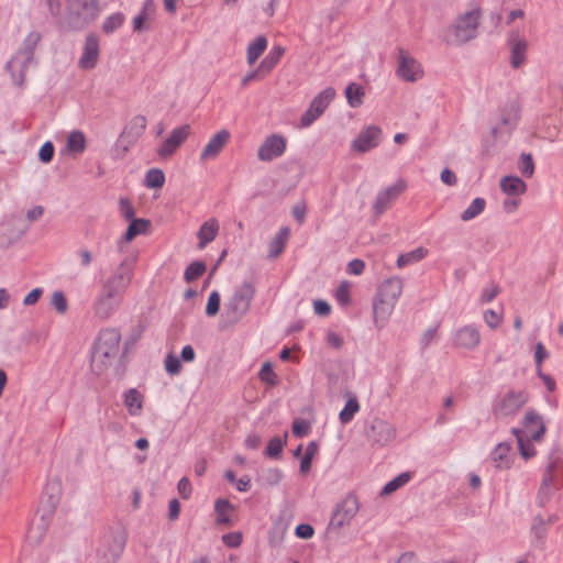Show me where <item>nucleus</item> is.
Listing matches in <instances>:
<instances>
[{
  "mask_svg": "<svg viewBox=\"0 0 563 563\" xmlns=\"http://www.w3.org/2000/svg\"><path fill=\"white\" fill-rule=\"evenodd\" d=\"M41 38L38 32H30L24 38L22 47L7 63L5 68L10 73L14 86H23L25 73L33 60L35 47Z\"/></svg>",
  "mask_w": 563,
  "mask_h": 563,
  "instance_id": "obj_1",
  "label": "nucleus"
},
{
  "mask_svg": "<svg viewBox=\"0 0 563 563\" xmlns=\"http://www.w3.org/2000/svg\"><path fill=\"white\" fill-rule=\"evenodd\" d=\"M256 288L252 282H243L234 289V292L224 305L223 317L234 324L250 311L255 297Z\"/></svg>",
  "mask_w": 563,
  "mask_h": 563,
  "instance_id": "obj_2",
  "label": "nucleus"
},
{
  "mask_svg": "<svg viewBox=\"0 0 563 563\" xmlns=\"http://www.w3.org/2000/svg\"><path fill=\"white\" fill-rule=\"evenodd\" d=\"M482 11L474 9L456 18L455 23L445 31V41L451 44H465L477 35Z\"/></svg>",
  "mask_w": 563,
  "mask_h": 563,
  "instance_id": "obj_3",
  "label": "nucleus"
},
{
  "mask_svg": "<svg viewBox=\"0 0 563 563\" xmlns=\"http://www.w3.org/2000/svg\"><path fill=\"white\" fill-rule=\"evenodd\" d=\"M121 333L117 328L102 329L92 347V362L99 361L102 365L110 364L120 349Z\"/></svg>",
  "mask_w": 563,
  "mask_h": 563,
  "instance_id": "obj_4",
  "label": "nucleus"
},
{
  "mask_svg": "<svg viewBox=\"0 0 563 563\" xmlns=\"http://www.w3.org/2000/svg\"><path fill=\"white\" fill-rule=\"evenodd\" d=\"M100 13L98 0H73L69 5L68 23L74 30H84Z\"/></svg>",
  "mask_w": 563,
  "mask_h": 563,
  "instance_id": "obj_5",
  "label": "nucleus"
},
{
  "mask_svg": "<svg viewBox=\"0 0 563 563\" xmlns=\"http://www.w3.org/2000/svg\"><path fill=\"white\" fill-rule=\"evenodd\" d=\"M132 278V262L129 258H124L115 271L101 284V290L123 299Z\"/></svg>",
  "mask_w": 563,
  "mask_h": 563,
  "instance_id": "obj_6",
  "label": "nucleus"
},
{
  "mask_svg": "<svg viewBox=\"0 0 563 563\" xmlns=\"http://www.w3.org/2000/svg\"><path fill=\"white\" fill-rule=\"evenodd\" d=\"M529 395L526 390L509 389L498 396L493 404V412L497 417H514L528 402Z\"/></svg>",
  "mask_w": 563,
  "mask_h": 563,
  "instance_id": "obj_7",
  "label": "nucleus"
},
{
  "mask_svg": "<svg viewBox=\"0 0 563 563\" xmlns=\"http://www.w3.org/2000/svg\"><path fill=\"white\" fill-rule=\"evenodd\" d=\"M563 467L562 453L559 444H554L548 456V465L544 470L541 487L559 490L561 487V472Z\"/></svg>",
  "mask_w": 563,
  "mask_h": 563,
  "instance_id": "obj_8",
  "label": "nucleus"
},
{
  "mask_svg": "<svg viewBox=\"0 0 563 563\" xmlns=\"http://www.w3.org/2000/svg\"><path fill=\"white\" fill-rule=\"evenodd\" d=\"M383 141V131L376 124L365 125L350 144V151L357 154H365Z\"/></svg>",
  "mask_w": 563,
  "mask_h": 563,
  "instance_id": "obj_9",
  "label": "nucleus"
},
{
  "mask_svg": "<svg viewBox=\"0 0 563 563\" xmlns=\"http://www.w3.org/2000/svg\"><path fill=\"white\" fill-rule=\"evenodd\" d=\"M288 141L279 133L267 135L257 150V158L260 162L269 163L282 157L287 150Z\"/></svg>",
  "mask_w": 563,
  "mask_h": 563,
  "instance_id": "obj_10",
  "label": "nucleus"
},
{
  "mask_svg": "<svg viewBox=\"0 0 563 563\" xmlns=\"http://www.w3.org/2000/svg\"><path fill=\"white\" fill-rule=\"evenodd\" d=\"M360 509L358 499L354 494H349L339 503L332 514L330 525L333 528H343L349 525Z\"/></svg>",
  "mask_w": 563,
  "mask_h": 563,
  "instance_id": "obj_11",
  "label": "nucleus"
},
{
  "mask_svg": "<svg viewBox=\"0 0 563 563\" xmlns=\"http://www.w3.org/2000/svg\"><path fill=\"white\" fill-rule=\"evenodd\" d=\"M125 548L123 534H112L106 538L97 550L99 563H117Z\"/></svg>",
  "mask_w": 563,
  "mask_h": 563,
  "instance_id": "obj_12",
  "label": "nucleus"
},
{
  "mask_svg": "<svg viewBox=\"0 0 563 563\" xmlns=\"http://www.w3.org/2000/svg\"><path fill=\"white\" fill-rule=\"evenodd\" d=\"M396 73L399 78L409 82L417 81L423 76L421 64L404 48L398 49V66Z\"/></svg>",
  "mask_w": 563,
  "mask_h": 563,
  "instance_id": "obj_13",
  "label": "nucleus"
},
{
  "mask_svg": "<svg viewBox=\"0 0 563 563\" xmlns=\"http://www.w3.org/2000/svg\"><path fill=\"white\" fill-rule=\"evenodd\" d=\"M190 134V125L183 124L172 130L169 135L156 150L157 155L161 158L170 157L187 140Z\"/></svg>",
  "mask_w": 563,
  "mask_h": 563,
  "instance_id": "obj_14",
  "label": "nucleus"
},
{
  "mask_svg": "<svg viewBox=\"0 0 563 563\" xmlns=\"http://www.w3.org/2000/svg\"><path fill=\"white\" fill-rule=\"evenodd\" d=\"M407 188L405 179H398L395 184L378 191L373 203V210L376 216L383 214L388 206L396 200Z\"/></svg>",
  "mask_w": 563,
  "mask_h": 563,
  "instance_id": "obj_15",
  "label": "nucleus"
},
{
  "mask_svg": "<svg viewBox=\"0 0 563 563\" xmlns=\"http://www.w3.org/2000/svg\"><path fill=\"white\" fill-rule=\"evenodd\" d=\"M122 300V298L100 289L93 301L95 316L101 320L109 319L119 309Z\"/></svg>",
  "mask_w": 563,
  "mask_h": 563,
  "instance_id": "obj_16",
  "label": "nucleus"
},
{
  "mask_svg": "<svg viewBox=\"0 0 563 563\" xmlns=\"http://www.w3.org/2000/svg\"><path fill=\"white\" fill-rule=\"evenodd\" d=\"M481 343L478 327L474 323L463 325L453 334V345L459 349L472 351Z\"/></svg>",
  "mask_w": 563,
  "mask_h": 563,
  "instance_id": "obj_17",
  "label": "nucleus"
},
{
  "mask_svg": "<svg viewBox=\"0 0 563 563\" xmlns=\"http://www.w3.org/2000/svg\"><path fill=\"white\" fill-rule=\"evenodd\" d=\"M367 438L373 444L384 446L396 438V429L386 420L375 419L367 432Z\"/></svg>",
  "mask_w": 563,
  "mask_h": 563,
  "instance_id": "obj_18",
  "label": "nucleus"
},
{
  "mask_svg": "<svg viewBox=\"0 0 563 563\" xmlns=\"http://www.w3.org/2000/svg\"><path fill=\"white\" fill-rule=\"evenodd\" d=\"M522 427L521 432L533 441H540L547 431L542 417L533 409L525 413Z\"/></svg>",
  "mask_w": 563,
  "mask_h": 563,
  "instance_id": "obj_19",
  "label": "nucleus"
},
{
  "mask_svg": "<svg viewBox=\"0 0 563 563\" xmlns=\"http://www.w3.org/2000/svg\"><path fill=\"white\" fill-rule=\"evenodd\" d=\"M510 48V65L512 68H520L527 59L528 42L520 37L518 32H510L507 38Z\"/></svg>",
  "mask_w": 563,
  "mask_h": 563,
  "instance_id": "obj_20",
  "label": "nucleus"
},
{
  "mask_svg": "<svg viewBox=\"0 0 563 563\" xmlns=\"http://www.w3.org/2000/svg\"><path fill=\"white\" fill-rule=\"evenodd\" d=\"M520 119L519 108H503L499 113V123L492 128L494 137L506 133L510 134L516 128Z\"/></svg>",
  "mask_w": 563,
  "mask_h": 563,
  "instance_id": "obj_21",
  "label": "nucleus"
},
{
  "mask_svg": "<svg viewBox=\"0 0 563 563\" xmlns=\"http://www.w3.org/2000/svg\"><path fill=\"white\" fill-rule=\"evenodd\" d=\"M99 37L97 34L91 33L86 36L84 51L79 58V67L82 69H92L96 67L99 58Z\"/></svg>",
  "mask_w": 563,
  "mask_h": 563,
  "instance_id": "obj_22",
  "label": "nucleus"
},
{
  "mask_svg": "<svg viewBox=\"0 0 563 563\" xmlns=\"http://www.w3.org/2000/svg\"><path fill=\"white\" fill-rule=\"evenodd\" d=\"M231 134L222 129L211 136L200 154V161L214 159L230 141Z\"/></svg>",
  "mask_w": 563,
  "mask_h": 563,
  "instance_id": "obj_23",
  "label": "nucleus"
},
{
  "mask_svg": "<svg viewBox=\"0 0 563 563\" xmlns=\"http://www.w3.org/2000/svg\"><path fill=\"white\" fill-rule=\"evenodd\" d=\"M396 303L384 299L377 295L373 298V321L377 330H382L387 324Z\"/></svg>",
  "mask_w": 563,
  "mask_h": 563,
  "instance_id": "obj_24",
  "label": "nucleus"
},
{
  "mask_svg": "<svg viewBox=\"0 0 563 563\" xmlns=\"http://www.w3.org/2000/svg\"><path fill=\"white\" fill-rule=\"evenodd\" d=\"M402 292V280L398 277L386 279L378 288L376 295L393 302H397Z\"/></svg>",
  "mask_w": 563,
  "mask_h": 563,
  "instance_id": "obj_25",
  "label": "nucleus"
},
{
  "mask_svg": "<svg viewBox=\"0 0 563 563\" xmlns=\"http://www.w3.org/2000/svg\"><path fill=\"white\" fill-rule=\"evenodd\" d=\"M219 223L214 218H211L203 222L197 232L198 249L203 250L209 243H211L218 235Z\"/></svg>",
  "mask_w": 563,
  "mask_h": 563,
  "instance_id": "obj_26",
  "label": "nucleus"
},
{
  "mask_svg": "<svg viewBox=\"0 0 563 563\" xmlns=\"http://www.w3.org/2000/svg\"><path fill=\"white\" fill-rule=\"evenodd\" d=\"M289 236L290 229L282 227L268 244L267 257L271 260L277 258L284 252Z\"/></svg>",
  "mask_w": 563,
  "mask_h": 563,
  "instance_id": "obj_27",
  "label": "nucleus"
},
{
  "mask_svg": "<svg viewBox=\"0 0 563 563\" xmlns=\"http://www.w3.org/2000/svg\"><path fill=\"white\" fill-rule=\"evenodd\" d=\"M136 141L125 133L121 132L113 146L110 150L111 157L114 161L123 159L130 150L135 145Z\"/></svg>",
  "mask_w": 563,
  "mask_h": 563,
  "instance_id": "obj_28",
  "label": "nucleus"
},
{
  "mask_svg": "<svg viewBox=\"0 0 563 563\" xmlns=\"http://www.w3.org/2000/svg\"><path fill=\"white\" fill-rule=\"evenodd\" d=\"M123 404L131 416H139L143 408V395L136 388H130L123 394Z\"/></svg>",
  "mask_w": 563,
  "mask_h": 563,
  "instance_id": "obj_29",
  "label": "nucleus"
},
{
  "mask_svg": "<svg viewBox=\"0 0 563 563\" xmlns=\"http://www.w3.org/2000/svg\"><path fill=\"white\" fill-rule=\"evenodd\" d=\"M500 189L511 196H519L526 192L527 184L518 176H505L500 180Z\"/></svg>",
  "mask_w": 563,
  "mask_h": 563,
  "instance_id": "obj_30",
  "label": "nucleus"
},
{
  "mask_svg": "<svg viewBox=\"0 0 563 563\" xmlns=\"http://www.w3.org/2000/svg\"><path fill=\"white\" fill-rule=\"evenodd\" d=\"M147 120L144 115H135L133 117L123 128L122 132L129 135L131 139L136 142L144 134L146 130Z\"/></svg>",
  "mask_w": 563,
  "mask_h": 563,
  "instance_id": "obj_31",
  "label": "nucleus"
},
{
  "mask_svg": "<svg viewBox=\"0 0 563 563\" xmlns=\"http://www.w3.org/2000/svg\"><path fill=\"white\" fill-rule=\"evenodd\" d=\"M511 445L508 442L498 443L490 453L492 460L496 463L497 467L509 468Z\"/></svg>",
  "mask_w": 563,
  "mask_h": 563,
  "instance_id": "obj_32",
  "label": "nucleus"
},
{
  "mask_svg": "<svg viewBox=\"0 0 563 563\" xmlns=\"http://www.w3.org/2000/svg\"><path fill=\"white\" fill-rule=\"evenodd\" d=\"M360 409L361 406L357 397L353 394H350L343 409L339 412L340 423L343 426L349 424L354 419Z\"/></svg>",
  "mask_w": 563,
  "mask_h": 563,
  "instance_id": "obj_33",
  "label": "nucleus"
},
{
  "mask_svg": "<svg viewBox=\"0 0 563 563\" xmlns=\"http://www.w3.org/2000/svg\"><path fill=\"white\" fill-rule=\"evenodd\" d=\"M234 510V506L224 498H219L214 503V512L217 515L216 522L217 525L231 526L232 521L229 517V512Z\"/></svg>",
  "mask_w": 563,
  "mask_h": 563,
  "instance_id": "obj_34",
  "label": "nucleus"
},
{
  "mask_svg": "<svg viewBox=\"0 0 563 563\" xmlns=\"http://www.w3.org/2000/svg\"><path fill=\"white\" fill-rule=\"evenodd\" d=\"M512 433L517 438L518 448L521 456L526 460L533 457L537 454V451L532 444V439L521 432L518 428H512Z\"/></svg>",
  "mask_w": 563,
  "mask_h": 563,
  "instance_id": "obj_35",
  "label": "nucleus"
},
{
  "mask_svg": "<svg viewBox=\"0 0 563 563\" xmlns=\"http://www.w3.org/2000/svg\"><path fill=\"white\" fill-rule=\"evenodd\" d=\"M129 227L123 235V239L126 242L132 241L137 235L143 234L147 231L148 227L151 225V221L146 219L141 218H133L129 220Z\"/></svg>",
  "mask_w": 563,
  "mask_h": 563,
  "instance_id": "obj_36",
  "label": "nucleus"
},
{
  "mask_svg": "<svg viewBox=\"0 0 563 563\" xmlns=\"http://www.w3.org/2000/svg\"><path fill=\"white\" fill-rule=\"evenodd\" d=\"M267 38L264 35H258L254 41H252L247 46L246 59L250 65H253L258 57L265 52L267 48Z\"/></svg>",
  "mask_w": 563,
  "mask_h": 563,
  "instance_id": "obj_37",
  "label": "nucleus"
},
{
  "mask_svg": "<svg viewBox=\"0 0 563 563\" xmlns=\"http://www.w3.org/2000/svg\"><path fill=\"white\" fill-rule=\"evenodd\" d=\"M285 54V47L280 45H275L272 47L269 53L262 59L260 65L262 66V69L269 74L280 62L283 55Z\"/></svg>",
  "mask_w": 563,
  "mask_h": 563,
  "instance_id": "obj_38",
  "label": "nucleus"
},
{
  "mask_svg": "<svg viewBox=\"0 0 563 563\" xmlns=\"http://www.w3.org/2000/svg\"><path fill=\"white\" fill-rule=\"evenodd\" d=\"M428 255L426 247L419 246L410 252L400 254L397 258V267L402 268L413 263H418Z\"/></svg>",
  "mask_w": 563,
  "mask_h": 563,
  "instance_id": "obj_39",
  "label": "nucleus"
},
{
  "mask_svg": "<svg viewBox=\"0 0 563 563\" xmlns=\"http://www.w3.org/2000/svg\"><path fill=\"white\" fill-rule=\"evenodd\" d=\"M412 478V474L410 472H402L391 481L387 482L385 486L380 490V495H389L404 485H406Z\"/></svg>",
  "mask_w": 563,
  "mask_h": 563,
  "instance_id": "obj_40",
  "label": "nucleus"
},
{
  "mask_svg": "<svg viewBox=\"0 0 563 563\" xmlns=\"http://www.w3.org/2000/svg\"><path fill=\"white\" fill-rule=\"evenodd\" d=\"M486 207V200L482 197L475 198L470 206L461 213L462 221H471L479 216Z\"/></svg>",
  "mask_w": 563,
  "mask_h": 563,
  "instance_id": "obj_41",
  "label": "nucleus"
},
{
  "mask_svg": "<svg viewBox=\"0 0 563 563\" xmlns=\"http://www.w3.org/2000/svg\"><path fill=\"white\" fill-rule=\"evenodd\" d=\"M286 440H287V432L284 434V438H280V437L272 438L267 443V446L265 450V455L271 459L278 460L280 457L283 449L286 444Z\"/></svg>",
  "mask_w": 563,
  "mask_h": 563,
  "instance_id": "obj_42",
  "label": "nucleus"
},
{
  "mask_svg": "<svg viewBox=\"0 0 563 563\" xmlns=\"http://www.w3.org/2000/svg\"><path fill=\"white\" fill-rule=\"evenodd\" d=\"M325 108H307L301 115L299 123L295 124L297 129H306L312 125L324 112Z\"/></svg>",
  "mask_w": 563,
  "mask_h": 563,
  "instance_id": "obj_43",
  "label": "nucleus"
},
{
  "mask_svg": "<svg viewBox=\"0 0 563 563\" xmlns=\"http://www.w3.org/2000/svg\"><path fill=\"white\" fill-rule=\"evenodd\" d=\"M165 174L159 168H151L145 174L144 185L147 188L156 189L164 186Z\"/></svg>",
  "mask_w": 563,
  "mask_h": 563,
  "instance_id": "obj_44",
  "label": "nucleus"
},
{
  "mask_svg": "<svg viewBox=\"0 0 563 563\" xmlns=\"http://www.w3.org/2000/svg\"><path fill=\"white\" fill-rule=\"evenodd\" d=\"M67 148L73 153H82L86 148V137L80 131H73L67 137Z\"/></svg>",
  "mask_w": 563,
  "mask_h": 563,
  "instance_id": "obj_45",
  "label": "nucleus"
},
{
  "mask_svg": "<svg viewBox=\"0 0 563 563\" xmlns=\"http://www.w3.org/2000/svg\"><path fill=\"white\" fill-rule=\"evenodd\" d=\"M365 96L364 88L356 84L351 82L345 88V97L350 106H355L356 103L360 104L363 102V97Z\"/></svg>",
  "mask_w": 563,
  "mask_h": 563,
  "instance_id": "obj_46",
  "label": "nucleus"
},
{
  "mask_svg": "<svg viewBox=\"0 0 563 563\" xmlns=\"http://www.w3.org/2000/svg\"><path fill=\"white\" fill-rule=\"evenodd\" d=\"M153 8H154L153 0H146L144 2L141 12L133 19V31L134 32H142L147 29L144 23L148 18V11L153 10Z\"/></svg>",
  "mask_w": 563,
  "mask_h": 563,
  "instance_id": "obj_47",
  "label": "nucleus"
},
{
  "mask_svg": "<svg viewBox=\"0 0 563 563\" xmlns=\"http://www.w3.org/2000/svg\"><path fill=\"white\" fill-rule=\"evenodd\" d=\"M206 269L207 266L203 262L195 261L186 267L184 278L187 283H191L202 276Z\"/></svg>",
  "mask_w": 563,
  "mask_h": 563,
  "instance_id": "obj_48",
  "label": "nucleus"
},
{
  "mask_svg": "<svg viewBox=\"0 0 563 563\" xmlns=\"http://www.w3.org/2000/svg\"><path fill=\"white\" fill-rule=\"evenodd\" d=\"M518 169L523 177H531L534 173V162L532 155L529 153H522L518 161Z\"/></svg>",
  "mask_w": 563,
  "mask_h": 563,
  "instance_id": "obj_49",
  "label": "nucleus"
},
{
  "mask_svg": "<svg viewBox=\"0 0 563 563\" xmlns=\"http://www.w3.org/2000/svg\"><path fill=\"white\" fill-rule=\"evenodd\" d=\"M124 22V15L121 12H115L111 15H109L103 24H102V31L106 34L113 33L117 29H119Z\"/></svg>",
  "mask_w": 563,
  "mask_h": 563,
  "instance_id": "obj_50",
  "label": "nucleus"
},
{
  "mask_svg": "<svg viewBox=\"0 0 563 563\" xmlns=\"http://www.w3.org/2000/svg\"><path fill=\"white\" fill-rule=\"evenodd\" d=\"M335 300L336 302L342 306L346 307L351 303V290H350V283L347 280L341 282L339 287L335 290Z\"/></svg>",
  "mask_w": 563,
  "mask_h": 563,
  "instance_id": "obj_51",
  "label": "nucleus"
},
{
  "mask_svg": "<svg viewBox=\"0 0 563 563\" xmlns=\"http://www.w3.org/2000/svg\"><path fill=\"white\" fill-rule=\"evenodd\" d=\"M335 98V89L328 87L318 93L309 106H329Z\"/></svg>",
  "mask_w": 563,
  "mask_h": 563,
  "instance_id": "obj_52",
  "label": "nucleus"
},
{
  "mask_svg": "<svg viewBox=\"0 0 563 563\" xmlns=\"http://www.w3.org/2000/svg\"><path fill=\"white\" fill-rule=\"evenodd\" d=\"M221 296L218 290H212L206 306V314L214 317L220 310Z\"/></svg>",
  "mask_w": 563,
  "mask_h": 563,
  "instance_id": "obj_53",
  "label": "nucleus"
},
{
  "mask_svg": "<svg viewBox=\"0 0 563 563\" xmlns=\"http://www.w3.org/2000/svg\"><path fill=\"white\" fill-rule=\"evenodd\" d=\"M164 364L169 375H178L181 372V360L173 353L166 355Z\"/></svg>",
  "mask_w": 563,
  "mask_h": 563,
  "instance_id": "obj_54",
  "label": "nucleus"
},
{
  "mask_svg": "<svg viewBox=\"0 0 563 563\" xmlns=\"http://www.w3.org/2000/svg\"><path fill=\"white\" fill-rule=\"evenodd\" d=\"M119 212L126 220L135 218V211L129 198L121 197L119 199Z\"/></svg>",
  "mask_w": 563,
  "mask_h": 563,
  "instance_id": "obj_55",
  "label": "nucleus"
},
{
  "mask_svg": "<svg viewBox=\"0 0 563 563\" xmlns=\"http://www.w3.org/2000/svg\"><path fill=\"white\" fill-rule=\"evenodd\" d=\"M260 378L262 382L267 383L269 385L277 384V375L273 371L272 364L269 362L263 364L260 371Z\"/></svg>",
  "mask_w": 563,
  "mask_h": 563,
  "instance_id": "obj_56",
  "label": "nucleus"
},
{
  "mask_svg": "<svg viewBox=\"0 0 563 563\" xmlns=\"http://www.w3.org/2000/svg\"><path fill=\"white\" fill-rule=\"evenodd\" d=\"M52 305L58 313H65L67 311V299L62 290H56L53 292Z\"/></svg>",
  "mask_w": 563,
  "mask_h": 563,
  "instance_id": "obj_57",
  "label": "nucleus"
},
{
  "mask_svg": "<svg viewBox=\"0 0 563 563\" xmlns=\"http://www.w3.org/2000/svg\"><path fill=\"white\" fill-rule=\"evenodd\" d=\"M499 292V286L493 283L482 290L479 300L482 303H489L497 297Z\"/></svg>",
  "mask_w": 563,
  "mask_h": 563,
  "instance_id": "obj_58",
  "label": "nucleus"
},
{
  "mask_svg": "<svg viewBox=\"0 0 563 563\" xmlns=\"http://www.w3.org/2000/svg\"><path fill=\"white\" fill-rule=\"evenodd\" d=\"M54 152H55L54 144L51 141H46L40 147L38 159L42 163L47 164V163L52 162V159L54 157Z\"/></svg>",
  "mask_w": 563,
  "mask_h": 563,
  "instance_id": "obj_59",
  "label": "nucleus"
},
{
  "mask_svg": "<svg viewBox=\"0 0 563 563\" xmlns=\"http://www.w3.org/2000/svg\"><path fill=\"white\" fill-rule=\"evenodd\" d=\"M310 423L305 419H295L292 422V433L297 438H303L310 432Z\"/></svg>",
  "mask_w": 563,
  "mask_h": 563,
  "instance_id": "obj_60",
  "label": "nucleus"
},
{
  "mask_svg": "<svg viewBox=\"0 0 563 563\" xmlns=\"http://www.w3.org/2000/svg\"><path fill=\"white\" fill-rule=\"evenodd\" d=\"M531 531L534 534V537L539 540H542L545 537V522L541 516H538L533 519Z\"/></svg>",
  "mask_w": 563,
  "mask_h": 563,
  "instance_id": "obj_61",
  "label": "nucleus"
},
{
  "mask_svg": "<svg viewBox=\"0 0 563 563\" xmlns=\"http://www.w3.org/2000/svg\"><path fill=\"white\" fill-rule=\"evenodd\" d=\"M268 74L262 69V66L258 65V67L250 73H247L243 79H242V86L249 85L251 81L255 80H262L264 79Z\"/></svg>",
  "mask_w": 563,
  "mask_h": 563,
  "instance_id": "obj_62",
  "label": "nucleus"
},
{
  "mask_svg": "<svg viewBox=\"0 0 563 563\" xmlns=\"http://www.w3.org/2000/svg\"><path fill=\"white\" fill-rule=\"evenodd\" d=\"M314 534V529L309 523H299L295 528V536L299 539H310Z\"/></svg>",
  "mask_w": 563,
  "mask_h": 563,
  "instance_id": "obj_63",
  "label": "nucleus"
},
{
  "mask_svg": "<svg viewBox=\"0 0 563 563\" xmlns=\"http://www.w3.org/2000/svg\"><path fill=\"white\" fill-rule=\"evenodd\" d=\"M365 269V263L361 258H354L349 262L346 266V273L350 275L358 276L361 275Z\"/></svg>",
  "mask_w": 563,
  "mask_h": 563,
  "instance_id": "obj_64",
  "label": "nucleus"
}]
</instances>
